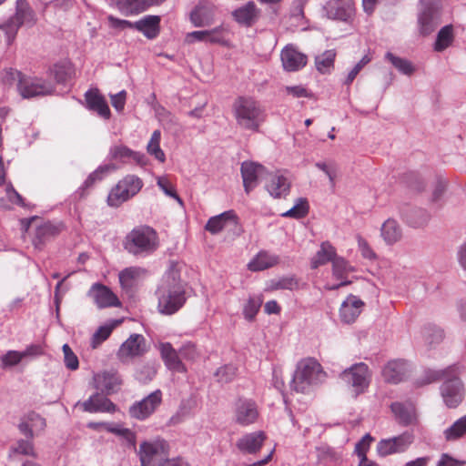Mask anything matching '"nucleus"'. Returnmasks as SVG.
Masks as SVG:
<instances>
[{"label": "nucleus", "instance_id": "nucleus-41", "mask_svg": "<svg viewBox=\"0 0 466 466\" xmlns=\"http://www.w3.org/2000/svg\"><path fill=\"white\" fill-rule=\"evenodd\" d=\"M454 39L453 26L451 25H444L437 34L436 40L433 44L434 51L443 52L452 46Z\"/></svg>", "mask_w": 466, "mask_h": 466}, {"label": "nucleus", "instance_id": "nucleus-51", "mask_svg": "<svg viewBox=\"0 0 466 466\" xmlns=\"http://www.w3.org/2000/svg\"><path fill=\"white\" fill-rule=\"evenodd\" d=\"M118 321L112 324H106L100 326L96 331L93 334L91 339V346L93 349L97 348L102 342H104L112 333Z\"/></svg>", "mask_w": 466, "mask_h": 466}, {"label": "nucleus", "instance_id": "nucleus-42", "mask_svg": "<svg viewBox=\"0 0 466 466\" xmlns=\"http://www.w3.org/2000/svg\"><path fill=\"white\" fill-rule=\"evenodd\" d=\"M298 288V279L293 275H289L269 280L266 289L269 291L279 289L295 290Z\"/></svg>", "mask_w": 466, "mask_h": 466}, {"label": "nucleus", "instance_id": "nucleus-33", "mask_svg": "<svg viewBox=\"0 0 466 466\" xmlns=\"http://www.w3.org/2000/svg\"><path fill=\"white\" fill-rule=\"evenodd\" d=\"M259 11L254 2H248L232 12L234 19L245 26L252 25L258 17Z\"/></svg>", "mask_w": 466, "mask_h": 466}, {"label": "nucleus", "instance_id": "nucleus-60", "mask_svg": "<svg viewBox=\"0 0 466 466\" xmlns=\"http://www.w3.org/2000/svg\"><path fill=\"white\" fill-rule=\"evenodd\" d=\"M1 367L3 369L11 368L23 360V357L21 351L17 350H8L5 355L1 358Z\"/></svg>", "mask_w": 466, "mask_h": 466}, {"label": "nucleus", "instance_id": "nucleus-62", "mask_svg": "<svg viewBox=\"0 0 466 466\" xmlns=\"http://www.w3.org/2000/svg\"><path fill=\"white\" fill-rule=\"evenodd\" d=\"M447 368L443 370H426L424 373L423 378L421 379L420 384H430L431 382L437 381V380H445V379L448 377Z\"/></svg>", "mask_w": 466, "mask_h": 466}, {"label": "nucleus", "instance_id": "nucleus-63", "mask_svg": "<svg viewBox=\"0 0 466 466\" xmlns=\"http://www.w3.org/2000/svg\"><path fill=\"white\" fill-rule=\"evenodd\" d=\"M157 184L167 196L173 198L180 206H183V200L177 194L174 187L171 185L167 178L158 177Z\"/></svg>", "mask_w": 466, "mask_h": 466}, {"label": "nucleus", "instance_id": "nucleus-52", "mask_svg": "<svg viewBox=\"0 0 466 466\" xmlns=\"http://www.w3.org/2000/svg\"><path fill=\"white\" fill-rule=\"evenodd\" d=\"M414 439V434L411 431H405L399 436L391 438L397 453L405 452L413 443Z\"/></svg>", "mask_w": 466, "mask_h": 466}, {"label": "nucleus", "instance_id": "nucleus-56", "mask_svg": "<svg viewBox=\"0 0 466 466\" xmlns=\"http://www.w3.org/2000/svg\"><path fill=\"white\" fill-rule=\"evenodd\" d=\"M27 440H19L16 441L15 445L11 448V452L14 454H22L25 456L35 457V452L34 449L33 442Z\"/></svg>", "mask_w": 466, "mask_h": 466}, {"label": "nucleus", "instance_id": "nucleus-3", "mask_svg": "<svg viewBox=\"0 0 466 466\" xmlns=\"http://www.w3.org/2000/svg\"><path fill=\"white\" fill-rule=\"evenodd\" d=\"M158 246L157 233L148 226L135 228L127 235L124 242L125 249L137 258H145L153 254Z\"/></svg>", "mask_w": 466, "mask_h": 466}, {"label": "nucleus", "instance_id": "nucleus-47", "mask_svg": "<svg viewBox=\"0 0 466 466\" xmlns=\"http://www.w3.org/2000/svg\"><path fill=\"white\" fill-rule=\"evenodd\" d=\"M116 167L114 164H106L99 166L94 172H92L85 180L82 188L86 189L92 187L96 182L101 181L110 172L115 171Z\"/></svg>", "mask_w": 466, "mask_h": 466}, {"label": "nucleus", "instance_id": "nucleus-53", "mask_svg": "<svg viewBox=\"0 0 466 466\" xmlns=\"http://www.w3.org/2000/svg\"><path fill=\"white\" fill-rule=\"evenodd\" d=\"M263 299L260 296L249 297L243 307V315L246 319L252 320L258 312Z\"/></svg>", "mask_w": 466, "mask_h": 466}, {"label": "nucleus", "instance_id": "nucleus-15", "mask_svg": "<svg viewBox=\"0 0 466 466\" xmlns=\"http://www.w3.org/2000/svg\"><path fill=\"white\" fill-rule=\"evenodd\" d=\"M162 400V392L157 390L144 398L141 401L136 402L129 408L131 417L145 420L160 405Z\"/></svg>", "mask_w": 466, "mask_h": 466}, {"label": "nucleus", "instance_id": "nucleus-49", "mask_svg": "<svg viewBox=\"0 0 466 466\" xmlns=\"http://www.w3.org/2000/svg\"><path fill=\"white\" fill-rule=\"evenodd\" d=\"M315 167L325 173L328 177L330 187H334L336 184V177L339 170L338 164L334 160L319 161L315 163Z\"/></svg>", "mask_w": 466, "mask_h": 466}, {"label": "nucleus", "instance_id": "nucleus-35", "mask_svg": "<svg viewBox=\"0 0 466 466\" xmlns=\"http://www.w3.org/2000/svg\"><path fill=\"white\" fill-rule=\"evenodd\" d=\"M147 275V270L141 267H128L121 270L118 279L124 289H130Z\"/></svg>", "mask_w": 466, "mask_h": 466}, {"label": "nucleus", "instance_id": "nucleus-2", "mask_svg": "<svg viewBox=\"0 0 466 466\" xmlns=\"http://www.w3.org/2000/svg\"><path fill=\"white\" fill-rule=\"evenodd\" d=\"M232 113L242 130L257 132L266 120L265 109L251 96H238L232 104Z\"/></svg>", "mask_w": 466, "mask_h": 466}, {"label": "nucleus", "instance_id": "nucleus-31", "mask_svg": "<svg viewBox=\"0 0 466 466\" xmlns=\"http://www.w3.org/2000/svg\"><path fill=\"white\" fill-rule=\"evenodd\" d=\"M390 408L400 424L408 426L416 422V410L412 403L393 402Z\"/></svg>", "mask_w": 466, "mask_h": 466}, {"label": "nucleus", "instance_id": "nucleus-29", "mask_svg": "<svg viewBox=\"0 0 466 466\" xmlns=\"http://www.w3.org/2000/svg\"><path fill=\"white\" fill-rule=\"evenodd\" d=\"M86 107L105 119H108L111 116L109 106L105 97L97 89H89L85 94Z\"/></svg>", "mask_w": 466, "mask_h": 466}, {"label": "nucleus", "instance_id": "nucleus-59", "mask_svg": "<svg viewBox=\"0 0 466 466\" xmlns=\"http://www.w3.org/2000/svg\"><path fill=\"white\" fill-rule=\"evenodd\" d=\"M22 74L13 68H6L0 72V81L4 86H10L16 85L19 79L22 78Z\"/></svg>", "mask_w": 466, "mask_h": 466}, {"label": "nucleus", "instance_id": "nucleus-24", "mask_svg": "<svg viewBox=\"0 0 466 466\" xmlns=\"http://www.w3.org/2000/svg\"><path fill=\"white\" fill-rule=\"evenodd\" d=\"M158 350L166 367L169 370L178 373L187 371L186 366L181 361L179 350H175L171 343L161 342L158 345Z\"/></svg>", "mask_w": 466, "mask_h": 466}, {"label": "nucleus", "instance_id": "nucleus-26", "mask_svg": "<svg viewBox=\"0 0 466 466\" xmlns=\"http://www.w3.org/2000/svg\"><path fill=\"white\" fill-rule=\"evenodd\" d=\"M109 155L112 159L119 160L122 163L134 161L136 164L144 167L147 164V158L145 154L134 151L129 147L118 145L110 147Z\"/></svg>", "mask_w": 466, "mask_h": 466}, {"label": "nucleus", "instance_id": "nucleus-8", "mask_svg": "<svg viewBox=\"0 0 466 466\" xmlns=\"http://www.w3.org/2000/svg\"><path fill=\"white\" fill-rule=\"evenodd\" d=\"M35 15L28 3L25 0H16V12L2 28L6 36L7 45L15 38L19 27L23 25H33Z\"/></svg>", "mask_w": 466, "mask_h": 466}, {"label": "nucleus", "instance_id": "nucleus-19", "mask_svg": "<svg viewBox=\"0 0 466 466\" xmlns=\"http://www.w3.org/2000/svg\"><path fill=\"white\" fill-rule=\"evenodd\" d=\"M355 270L354 267L342 257L337 256L332 262V276L339 280L338 284H326L325 289L328 290H337L341 287L348 286L351 281L348 280V275Z\"/></svg>", "mask_w": 466, "mask_h": 466}, {"label": "nucleus", "instance_id": "nucleus-20", "mask_svg": "<svg viewBox=\"0 0 466 466\" xmlns=\"http://www.w3.org/2000/svg\"><path fill=\"white\" fill-rule=\"evenodd\" d=\"M323 10L329 18L340 21H347L354 13L351 0H329Z\"/></svg>", "mask_w": 466, "mask_h": 466}, {"label": "nucleus", "instance_id": "nucleus-46", "mask_svg": "<svg viewBox=\"0 0 466 466\" xmlns=\"http://www.w3.org/2000/svg\"><path fill=\"white\" fill-rule=\"evenodd\" d=\"M336 52L334 49L326 50L321 55L315 57V66L317 70L321 74L330 71L334 66Z\"/></svg>", "mask_w": 466, "mask_h": 466}, {"label": "nucleus", "instance_id": "nucleus-25", "mask_svg": "<svg viewBox=\"0 0 466 466\" xmlns=\"http://www.w3.org/2000/svg\"><path fill=\"white\" fill-rule=\"evenodd\" d=\"M46 426L44 418L35 411H30L21 418L18 429L26 438L33 439L35 432L44 431Z\"/></svg>", "mask_w": 466, "mask_h": 466}, {"label": "nucleus", "instance_id": "nucleus-27", "mask_svg": "<svg viewBox=\"0 0 466 466\" xmlns=\"http://www.w3.org/2000/svg\"><path fill=\"white\" fill-rule=\"evenodd\" d=\"M364 307V302L354 295H349L342 302L339 309V317L345 323H352L360 316Z\"/></svg>", "mask_w": 466, "mask_h": 466}, {"label": "nucleus", "instance_id": "nucleus-36", "mask_svg": "<svg viewBox=\"0 0 466 466\" xmlns=\"http://www.w3.org/2000/svg\"><path fill=\"white\" fill-rule=\"evenodd\" d=\"M290 183L288 178L279 173L271 174L266 184L268 192L274 198L285 197L289 194Z\"/></svg>", "mask_w": 466, "mask_h": 466}, {"label": "nucleus", "instance_id": "nucleus-6", "mask_svg": "<svg viewBox=\"0 0 466 466\" xmlns=\"http://www.w3.org/2000/svg\"><path fill=\"white\" fill-rule=\"evenodd\" d=\"M448 377L441 386V395L447 407L456 408L464 398V387L456 366L447 368Z\"/></svg>", "mask_w": 466, "mask_h": 466}, {"label": "nucleus", "instance_id": "nucleus-48", "mask_svg": "<svg viewBox=\"0 0 466 466\" xmlns=\"http://www.w3.org/2000/svg\"><path fill=\"white\" fill-rule=\"evenodd\" d=\"M160 131L155 130L151 135V138L147 144V149L151 156L155 157L156 159L159 160L160 162H164L166 157L163 150L160 148Z\"/></svg>", "mask_w": 466, "mask_h": 466}, {"label": "nucleus", "instance_id": "nucleus-13", "mask_svg": "<svg viewBox=\"0 0 466 466\" xmlns=\"http://www.w3.org/2000/svg\"><path fill=\"white\" fill-rule=\"evenodd\" d=\"M258 410L256 402L249 399H238L234 406V421L243 427L257 421Z\"/></svg>", "mask_w": 466, "mask_h": 466}, {"label": "nucleus", "instance_id": "nucleus-23", "mask_svg": "<svg viewBox=\"0 0 466 466\" xmlns=\"http://www.w3.org/2000/svg\"><path fill=\"white\" fill-rule=\"evenodd\" d=\"M238 225V218L233 210L225 211L219 215L211 217L205 229L212 235H217L228 228H235Z\"/></svg>", "mask_w": 466, "mask_h": 466}, {"label": "nucleus", "instance_id": "nucleus-21", "mask_svg": "<svg viewBox=\"0 0 466 466\" xmlns=\"http://www.w3.org/2000/svg\"><path fill=\"white\" fill-rule=\"evenodd\" d=\"M410 372V365L402 360L389 361L382 370V377L388 383L398 384L404 380Z\"/></svg>", "mask_w": 466, "mask_h": 466}, {"label": "nucleus", "instance_id": "nucleus-55", "mask_svg": "<svg viewBox=\"0 0 466 466\" xmlns=\"http://www.w3.org/2000/svg\"><path fill=\"white\" fill-rule=\"evenodd\" d=\"M51 75L57 83H66L71 76V66L69 64H56L51 68Z\"/></svg>", "mask_w": 466, "mask_h": 466}, {"label": "nucleus", "instance_id": "nucleus-30", "mask_svg": "<svg viewBox=\"0 0 466 466\" xmlns=\"http://www.w3.org/2000/svg\"><path fill=\"white\" fill-rule=\"evenodd\" d=\"M165 0H116L117 9L122 15H130L145 11L150 6L157 5Z\"/></svg>", "mask_w": 466, "mask_h": 466}, {"label": "nucleus", "instance_id": "nucleus-28", "mask_svg": "<svg viewBox=\"0 0 466 466\" xmlns=\"http://www.w3.org/2000/svg\"><path fill=\"white\" fill-rule=\"evenodd\" d=\"M160 21L159 15H147L134 22L133 29L142 33L146 38L152 40L157 38L160 33Z\"/></svg>", "mask_w": 466, "mask_h": 466}, {"label": "nucleus", "instance_id": "nucleus-18", "mask_svg": "<svg viewBox=\"0 0 466 466\" xmlns=\"http://www.w3.org/2000/svg\"><path fill=\"white\" fill-rule=\"evenodd\" d=\"M266 173L265 167L255 162L245 161L241 165V176L245 191L249 193L254 189Z\"/></svg>", "mask_w": 466, "mask_h": 466}, {"label": "nucleus", "instance_id": "nucleus-7", "mask_svg": "<svg viewBox=\"0 0 466 466\" xmlns=\"http://www.w3.org/2000/svg\"><path fill=\"white\" fill-rule=\"evenodd\" d=\"M167 455L168 444L164 440L146 441L139 445L138 456L141 466H161Z\"/></svg>", "mask_w": 466, "mask_h": 466}, {"label": "nucleus", "instance_id": "nucleus-64", "mask_svg": "<svg viewBox=\"0 0 466 466\" xmlns=\"http://www.w3.org/2000/svg\"><path fill=\"white\" fill-rule=\"evenodd\" d=\"M178 350L180 356L187 360H195L199 356L196 345L190 341L184 343Z\"/></svg>", "mask_w": 466, "mask_h": 466}, {"label": "nucleus", "instance_id": "nucleus-58", "mask_svg": "<svg viewBox=\"0 0 466 466\" xmlns=\"http://www.w3.org/2000/svg\"><path fill=\"white\" fill-rule=\"evenodd\" d=\"M317 458L319 462L335 461L339 459L338 453L334 449L328 445H320L316 448Z\"/></svg>", "mask_w": 466, "mask_h": 466}, {"label": "nucleus", "instance_id": "nucleus-1", "mask_svg": "<svg viewBox=\"0 0 466 466\" xmlns=\"http://www.w3.org/2000/svg\"><path fill=\"white\" fill-rule=\"evenodd\" d=\"M157 309L163 315H172L185 304L186 285L175 265H171L163 275L156 290Z\"/></svg>", "mask_w": 466, "mask_h": 466}, {"label": "nucleus", "instance_id": "nucleus-10", "mask_svg": "<svg viewBox=\"0 0 466 466\" xmlns=\"http://www.w3.org/2000/svg\"><path fill=\"white\" fill-rule=\"evenodd\" d=\"M143 186L142 180L134 175H128L113 187L107 197V203L111 207H118L130 198L137 195Z\"/></svg>", "mask_w": 466, "mask_h": 466}, {"label": "nucleus", "instance_id": "nucleus-4", "mask_svg": "<svg viewBox=\"0 0 466 466\" xmlns=\"http://www.w3.org/2000/svg\"><path fill=\"white\" fill-rule=\"evenodd\" d=\"M324 375L320 364L316 360L304 359L297 365L290 387L296 392L309 393L321 382Z\"/></svg>", "mask_w": 466, "mask_h": 466}, {"label": "nucleus", "instance_id": "nucleus-14", "mask_svg": "<svg viewBox=\"0 0 466 466\" xmlns=\"http://www.w3.org/2000/svg\"><path fill=\"white\" fill-rule=\"evenodd\" d=\"M98 309L119 307L121 305L117 296L106 286L95 283L87 292Z\"/></svg>", "mask_w": 466, "mask_h": 466}, {"label": "nucleus", "instance_id": "nucleus-37", "mask_svg": "<svg viewBox=\"0 0 466 466\" xmlns=\"http://www.w3.org/2000/svg\"><path fill=\"white\" fill-rule=\"evenodd\" d=\"M279 263V257L268 251H260L248 264L251 271H261L272 268Z\"/></svg>", "mask_w": 466, "mask_h": 466}, {"label": "nucleus", "instance_id": "nucleus-38", "mask_svg": "<svg viewBox=\"0 0 466 466\" xmlns=\"http://www.w3.org/2000/svg\"><path fill=\"white\" fill-rule=\"evenodd\" d=\"M337 256L336 248L329 241L322 242L319 249L311 258V268H318L328 262L332 263Z\"/></svg>", "mask_w": 466, "mask_h": 466}, {"label": "nucleus", "instance_id": "nucleus-22", "mask_svg": "<svg viewBox=\"0 0 466 466\" xmlns=\"http://www.w3.org/2000/svg\"><path fill=\"white\" fill-rule=\"evenodd\" d=\"M264 431H258L242 435L236 442V447L244 454H256L266 441Z\"/></svg>", "mask_w": 466, "mask_h": 466}, {"label": "nucleus", "instance_id": "nucleus-44", "mask_svg": "<svg viewBox=\"0 0 466 466\" xmlns=\"http://www.w3.org/2000/svg\"><path fill=\"white\" fill-rule=\"evenodd\" d=\"M466 434V415L458 419L451 426L443 431L447 441H453L462 438Z\"/></svg>", "mask_w": 466, "mask_h": 466}, {"label": "nucleus", "instance_id": "nucleus-40", "mask_svg": "<svg viewBox=\"0 0 466 466\" xmlns=\"http://www.w3.org/2000/svg\"><path fill=\"white\" fill-rule=\"evenodd\" d=\"M380 235L388 245H392L401 238L402 231L396 220L389 218L382 224Z\"/></svg>", "mask_w": 466, "mask_h": 466}, {"label": "nucleus", "instance_id": "nucleus-57", "mask_svg": "<svg viewBox=\"0 0 466 466\" xmlns=\"http://www.w3.org/2000/svg\"><path fill=\"white\" fill-rule=\"evenodd\" d=\"M237 374V368L232 364L220 367L215 373L218 381L221 383H228L234 380Z\"/></svg>", "mask_w": 466, "mask_h": 466}, {"label": "nucleus", "instance_id": "nucleus-43", "mask_svg": "<svg viewBox=\"0 0 466 466\" xmlns=\"http://www.w3.org/2000/svg\"><path fill=\"white\" fill-rule=\"evenodd\" d=\"M430 218V214L423 208H412L405 215L407 223L415 228L426 226Z\"/></svg>", "mask_w": 466, "mask_h": 466}, {"label": "nucleus", "instance_id": "nucleus-54", "mask_svg": "<svg viewBox=\"0 0 466 466\" xmlns=\"http://www.w3.org/2000/svg\"><path fill=\"white\" fill-rule=\"evenodd\" d=\"M309 212V203L306 198H299L296 205L282 214L283 217L301 218Z\"/></svg>", "mask_w": 466, "mask_h": 466}, {"label": "nucleus", "instance_id": "nucleus-5", "mask_svg": "<svg viewBox=\"0 0 466 466\" xmlns=\"http://www.w3.org/2000/svg\"><path fill=\"white\" fill-rule=\"evenodd\" d=\"M339 378L349 387L352 396L356 398L368 390L371 380V372L366 363L359 362L344 370Z\"/></svg>", "mask_w": 466, "mask_h": 466}, {"label": "nucleus", "instance_id": "nucleus-12", "mask_svg": "<svg viewBox=\"0 0 466 466\" xmlns=\"http://www.w3.org/2000/svg\"><path fill=\"white\" fill-rule=\"evenodd\" d=\"M147 351L146 339L141 334H131L125 340L116 352L121 362H127L131 359L140 357Z\"/></svg>", "mask_w": 466, "mask_h": 466}, {"label": "nucleus", "instance_id": "nucleus-34", "mask_svg": "<svg viewBox=\"0 0 466 466\" xmlns=\"http://www.w3.org/2000/svg\"><path fill=\"white\" fill-rule=\"evenodd\" d=\"M84 410L88 412H114L116 405L106 397L96 393L83 403Z\"/></svg>", "mask_w": 466, "mask_h": 466}, {"label": "nucleus", "instance_id": "nucleus-17", "mask_svg": "<svg viewBox=\"0 0 466 466\" xmlns=\"http://www.w3.org/2000/svg\"><path fill=\"white\" fill-rule=\"evenodd\" d=\"M280 58L284 70L288 72L300 70L308 61L307 56L299 52L293 45H288L282 49Z\"/></svg>", "mask_w": 466, "mask_h": 466}, {"label": "nucleus", "instance_id": "nucleus-32", "mask_svg": "<svg viewBox=\"0 0 466 466\" xmlns=\"http://www.w3.org/2000/svg\"><path fill=\"white\" fill-rule=\"evenodd\" d=\"M214 5L200 2L190 13V20L195 26H207L212 24Z\"/></svg>", "mask_w": 466, "mask_h": 466}, {"label": "nucleus", "instance_id": "nucleus-11", "mask_svg": "<svg viewBox=\"0 0 466 466\" xmlns=\"http://www.w3.org/2000/svg\"><path fill=\"white\" fill-rule=\"evenodd\" d=\"M17 90L24 98L52 94L53 86L42 79L22 76L17 83Z\"/></svg>", "mask_w": 466, "mask_h": 466}, {"label": "nucleus", "instance_id": "nucleus-39", "mask_svg": "<svg viewBox=\"0 0 466 466\" xmlns=\"http://www.w3.org/2000/svg\"><path fill=\"white\" fill-rule=\"evenodd\" d=\"M59 228L50 222L44 223L36 228L33 244L35 248H42L43 245L56 236Z\"/></svg>", "mask_w": 466, "mask_h": 466}, {"label": "nucleus", "instance_id": "nucleus-9", "mask_svg": "<svg viewBox=\"0 0 466 466\" xmlns=\"http://www.w3.org/2000/svg\"><path fill=\"white\" fill-rule=\"evenodd\" d=\"M441 23V1L420 0L418 25L420 35H429Z\"/></svg>", "mask_w": 466, "mask_h": 466}, {"label": "nucleus", "instance_id": "nucleus-45", "mask_svg": "<svg viewBox=\"0 0 466 466\" xmlns=\"http://www.w3.org/2000/svg\"><path fill=\"white\" fill-rule=\"evenodd\" d=\"M385 58L401 74L410 76L415 72L413 64L406 59L393 55L391 52L385 54Z\"/></svg>", "mask_w": 466, "mask_h": 466}, {"label": "nucleus", "instance_id": "nucleus-16", "mask_svg": "<svg viewBox=\"0 0 466 466\" xmlns=\"http://www.w3.org/2000/svg\"><path fill=\"white\" fill-rule=\"evenodd\" d=\"M94 382L98 390L109 395L119 390L122 380L117 371L110 370L95 374Z\"/></svg>", "mask_w": 466, "mask_h": 466}, {"label": "nucleus", "instance_id": "nucleus-61", "mask_svg": "<svg viewBox=\"0 0 466 466\" xmlns=\"http://www.w3.org/2000/svg\"><path fill=\"white\" fill-rule=\"evenodd\" d=\"M62 350L64 353V362L66 367L70 370H77L79 366L78 358L73 352L71 348L67 344H64Z\"/></svg>", "mask_w": 466, "mask_h": 466}, {"label": "nucleus", "instance_id": "nucleus-50", "mask_svg": "<svg viewBox=\"0 0 466 466\" xmlns=\"http://www.w3.org/2000/svg\"><path fill=\"white\" fill-rule=\"evenodd\" d=\"M103 428L108 432L124 438L129 443L135 444V434L129 429L124 428L121 424L107 422L103 424Z\"/></svg>", "mask_w": 466, "mask_h": 466}]
</instances>
